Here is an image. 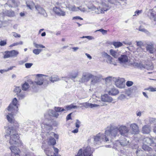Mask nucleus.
<instances>
[{
	"mask_svg": "<svg viewBox=\"0 0 156 156\" xmlns=\"http://www.w3.org/2000/svg\"><path fill=\"white\" fill-rule=\"evenodd\" d=\"M129 132V129L128 128L123 125L116 126L111 124L105 129L106 134L110 136L111 139L119 136V134L122 136H126L128 135Z\"/></svg>",
	"mask_w": 156,
	"mask_h": 156,
	"instance_id": "obj_1",
	"label": "nucleus"
},
{
	"mask_svg": "<svg viewBox=\"0 0 156 156\" xmlns=\"http://www.w3.org/2000/svg\"><path fill=\"white\" fill-rule=\"evenodd\" d=\"M96 2L99 3L98 7L96 8L93 5L90 6L87 5V7L89 9L94 11L97 14L102 13L109 10L111 6L110 4L112 3L109 0L108 1L105 0H96Z\"/></svg>",
	"mask_w": 156,
	"mask_h": 156,
	"instance_id": "obj_2",
	"label": "nucleus"
},
{
	"mask_svg": "<svg viewBox=\"0 0 156 156\" xmlns=\"http://www.w3.org/2000/svg\"><path fill=\"white\" fill-rule=\"evenodd\" d=\"M78 106L76 105H73V104L67 105L64 107H55L54 108L55 111L52 110H49L44 114L45 118L48 119L51 118V116H53L57 118L59 116L58 112H60L67 110H70L72 108H77Z\"/></svg>",
	"mask_w": 156,
	"mask_h": 156,
	"instance_id": "obj_3",
	"label": "nucleus"
},
{
	"mask_svg": "<svg viewBox=\"0 0 156 156\" xmlns=\"http://www.w3.org/2000/svg\"><path fill=\"white\" fill-rule=\"evenodd\" d=\"M7 110L9 112L6 115V118L9 122L12 124L15 121L13 115L18 110L17 100L16 98H15L13 99L11 103L5 111H7Z\"/></svg>",
	"mask_w": 156,
	"mask_h": 156,
	"instance_id": "obj_4",
	"label": "nucleus"
},
{
	"mask_svg": "<svg viewBox=\"0 0 156 156\" xmlns=\"http://www.w3.org/2000/svg\"><path fill=\"white\" fill-rule=\"evenodd\" d=\"M109 138H110V136L106 134L105 131V135L102 133H99L96 136H94L93 138L94 139V143L97 144L102 141L107 142L109 140L111 141L110 139H109Z\"/></svg>",
	"mask_w": 156,
	"mask_h": 156,
	"instance_id": "obj_5",
	"label": "nucleus"
},
{
	"mask_svg": "<svg viewBox=\"0 0 156 156\" xmlns=\"http://www.w3.org/2000/svg\"><path fill=\"white\" fill-rule=\"evenodd\" d=\"M130 144L129 141L127 140L125 137H122L119 140H117L115 141L114 144V147L117 149L119 148L120 146L125 147L128 146Z\"/></svg>",
	"mask_w": 156,
	"mask_h": 156,
	"instance_id": "obj_6",
	"label": "nucleus"
},
{
	"mask_svg": "<svg viewBox=\"0 0 156 156\" xmlns=\"http://www.w3.org/2000/svg\"><path fill=\"white\" fill-rule=\"evenodd\" d=\"M114 82L115 86L120 88H124L125 87L124 79L119 77H115L114 78Z\"/></svg>",
	"mask_w": 156,
	"mask_h": 156,
	"instance_id": "obj_7",
	"label": "nucleus"
},
{
	"mask_svg": "<svg viewBox=\"0 0 156 156\" xmlns=\"http://www.w3.org/2000/svg\"><path fill=\"white\" fill-rule=\"evenodd\" d=\"M36 78V80H37L35 82H34L32 81H30L31 84H32L33 85L35 84L41 85L43 84L44 79L43 78V76H46L42 74H37L35 75Z\"/></svg>",
	"mask_w": 156,
	"mask_h": 156,
	"instance_id": "obj_8",
	"label": "nucleus"
},
{
	"mask_svg": "<svg viewBox=\"0 0 156 156\" xmlns=\"http://www.w3.org/2000/svg\"><path fill=\"white\" fill-rule=\"evenodd\" d=\"M92 76V75L88 72H84L82 74L81 77L79 80V82L81 83L87 82Z\"/></svg>",
	"mask_w": 156,
	"mask_h": 156,
	"instance_id": "obj_9",
	"label": "nucleus"
},
{
	"mask_svg": "<svg viewBox=\"0 0 156 156\" xmlns=\"http://www.w3.org/2000/svg\"><path fill=\"white\" fill-rule=\"evenodd\" d=\"M66 7L68 8L69 9L70 11H76L80 10L81 11L83 12L87 11V9L83 7V5H81L80 7H76L74 5H69L67 6Z\"/></svg>",
	"mask_w": 156,
	"mask_h": 156,
	"instance_id": "obj_10",
	"label": "nucleus"
},
{
	"mask_svg": "<svg viewBox=\"0 0 156 156\" xmlns=\"http://www.w3.org/2000/svg\"><path fill=\"white\" fill-rule=\"evenodd\" d=\"M19 54L18 51L15 50H12L10 51H6L4 57V58H7L10 57H16Z\"/></svg>",
	"mask_w": 156,
	"mask_h": 156,
	"instance_id": "obj_11",
	"label": "nucleus"
},
{
	"mask_svg": "<svg viewBox=\"0 0 156 156\" xmlns=\"http://www.w3.org/2000/svg\"><path fill=\"white\" fill-rule=\"evenodd\" d=\"M53 11L57 15L59 16H64L66 15V12L59 6H55L54 7Z\"/></svg>",
	"mask_w": 156,
	"mask_h": 156,
	"instance_id": "obj_12",
	"label": "nucleus"
},
{
	"mask_svg": "<svg viewBox=\"0 0 156 156\" xmlns=\"http://www.w3.org/2000/svg\"><path fill=\"white\" fill-rule=\"evenodd\" d=\"M19 138V136L17 133L12 135L10 137L9 143L11 145L16 144L20 141Z\"/></svg>",
	"mask_w": 156,
	"mask_h": 156,
	"instance_id": "obj_13",
	"label": "nucleus"
},
{
	"mask_svg": "<svg viewBox=\"0 0 156 156\" xmlns=\"http://www.w3.org/2000/svg\"><path fill=\"white\" fill-rule=\"evenodd\" d=\"M35 8L38 13L42 15L43 16L46 17L48 16V15L44 9L41 5H37L35 6Z\"/></svg>",
	"mask_w": 156,
	"mask_h": 156,
	"instance_id": "obj_14",
	"label": "nucleus"
},
{
	"mask_svg": "<svg viewBox=\"0 0 156 156\" xmlns=\"http://www.w3.org/2000/svg\"><path fill=\"white\" fill-rule=\"evenodd\" d=\"M118 60L121 65H126V63L128 62V58L126 55H122L118 58Z\"/></svg>",
	"mask_w": 156,
	"mask_h": 156,
	"instance_id": "obj_15",
	"label": "nucleus"
},
{
	"mask_svg": "<svg viewBox=\"0 0 156 156\" xmlns=\"http://www.w3.org/2000/svg\"><path fill=\"white\" fill-rule=\"evenodd\" d=\"M16 131L12 128H9L5 130V136H12V135L17 134Z\"/></svg>",
	"mask_w": 156,
	"mask_h": 156,
	"instance_id": "obj_16",
	"label": "nucleus"
},
{
	"mask_svg": "<svg viewBox=\"0 0 156 156\" xmlns=\"http://www.w3.org/2000/svg\"><path fill=\"white\" fill-rule=\"evenodd\" d=\"M143 144H147V145H151L154 143V138L151 137H146L144 138L143 140Z\"/></svg>",
	"mask_w": 156,
	"mask_h": 156,
	"instance_id": "obj_17",
	"label": "nucleus"
},
{
	"mask_svg": "<svg viewBox=\"0 0 156 156\" xmlns=\"http://www.w3.org/2000/svg\"><path fill=\"white\" fill-rule=\"evenodd\" d=\"M10 149L11 151L12 156H19L20 151L19 149L14 146H11Z\"/></svg>",
	"mask_w": 156,
	"mask_h": 156,
	"instance_id": "obj_18",
	"label": "nucleus"
},
{
	"mask_svg": "<svg viewBox=\"0 0 156 156\" xmlns=\"http://www.w3.org/2000/svg\"><path fill=\"white\" fill-rule=\"evenodd\" d=\"M93 152L91 151V149L90 146H88L87 147H84L83 152L84 156H92Z\"/></svg>",
	"mask_w": 156,
	"mask_h": 156,
	"instance_id": "obj_19",
	"label": "nucleus"
},
{
	"mask_svg": "<svg viewBox=\"0 0 156 156\" xmlns=\"http://www.w3.org/2000/svg\"><path fill=\"white\" fill-rule=\"evenodd\" d=\"M44 133L47 136V140H48V144L53 146L55 145L56 144V141L54 138L53 137L49 136L47 131H45V133Z\"/></svg>",
	"mask_w": 156,
	"mask_h": 156,
	"instance_id": "obj_20",
	"label": "nucleus"
},
{
	"mask_svg": "<svg viewBox=\"0 0 156 156\" xmlns=\"http://www.w3.org/2000/svg\"><path fill=\"white\" fill-rule=\"evenodd\" d=\"M130 128L132 130V133L135 134L139 132V127L138 125L135 123H132L130 125Z\"/></svg>",
	"mask_w": 156,
	"mask_h": 156,
	"instance_id": "obj_21",
	"label": "nucleus"
},
{
	"mask_svg": "<svg viewBox=\"0 0 156 156\" xmlns=\"http://www.w3.org/2000/svg\"><path fill=\"white\" fill-rule=\"evenodd\" d=\"M90 84L91 85H95L98 83L100 81V78L97 76L92 75V76L91 78Z\"/></svg>",
	"mask_w": 156,
	"mask_h": 156,
	"instance_id": "obj_22",
	"label": "nucleus"
},
{
	"mask_svg": "<svg viewBox=\"0 0 156 156\" xmlns=\"http://www.w3.org/2000/svg\"><path fill=\"white\" fill-rule=\"evenodd\" d=\"M101 99L103 101L108 102H110L113 100L112 98L107 94H105L102 95Z\"/></svg>",
	"mask_w": 156,
	"mask_h": 156,
	"instance_id": "obj_23",
	"label": "nucleus"
},
{
	"mask_svg": "<svg viewBox=\"0 0 156 156\" xmlns=\"http://www.w3.org/2000/svg\"><path fill=\"white\" fill-rule=\"evenodd\" d=\"M151 131V127L148 125H145L142 128V132L144 134H148Z\"/></svg>",
	"mask_w": 156,
	"mask_h": 156,
	"instance_id": "obj_24",
	"label": "nucleus"
},
{
	"mask_svg": "<svg viewBox=\"0 0 156 156\" xmlns=\"http://www.w3.org/2000/svg\"><path fill=\"white\" fill-rule=\"evenodd\" d=\"M119 92L118 90L115 88H111L108 92V94L112 96H115L119 94Z\"/></svg>",
	"mask_w": 156,
	"mask_h": 156,
	"instance_id": "obj_25",
	"label": "nucleus"
},
{
	"mask_svg": "<svg viewBox=\"0 0 156 156\" xmlns=\"http://www.w3.org/2000/svg\"><path fill=\"white\" fill-rule=\"evenodd\" d=\"M82 105L83 106L86 108H87L89 107H90L91 108H93L99 106V105L97 104L89 103L87 102L83 103Z\"/></svg>",
	"mask_w": 156,
	"mask_h": 156,
	"instance_id": "obj_26",
	"label": "nucleus"
},
{
	"mask_svg": "<svg viewBox=\"0 0 156 156\" xmlns=\"http://www.w3.org/2000/svg\"><path fill=\"white\" fill-rule=\"evenodd\" d=\"M41 127L43 129L44 132L46 131H48L52 129V126L48 124H44L41 125Z\"/></svg>",
	"mask_w": 156,
	"mask_h": 156,
	"instance_id": "obj_27",
	"label": "nucleus"
},
{
	"mask_svg": "<svg viewBox=\"0 0 156 156\" xmlns=\"http://www.w3.org/2000/svg\"><path fill=\"white\" fill-rule=\"evenodd\" d=\"M27 6L30 9H32L35 7L36 5H35L34 3L32 1H28L26 2Z\"/></svg>",
	"mask_w": 156,
	"mask_h": 156,
	"instance_id": "obj_28",
	"label": "nucleus"
},
{
	"mask_svg": "<svg viewBox=\"0 0 156 156\" xmlns=\"http://www.w3.org/2000/svg\"><path fill=\"white\" fill-rule=\"evenodd\" d=\"M49 80L52 83L56 82L60 80H61V78H59L58 76H55L53 77H51L49 78Z\"/></svg>",
	"mask_w": 156,
	"mask_h": 156,
	"instance_id": "obj_29",
	"label": "nucleus"
},
{
	"mask_svg": "<svg viewBox=\"0 0 156 156\" xmlns=\"http://www.w3.org/2000/svg\"><path fill=\"white\" fill-rule=\"evenodd\" d=\"M30 87V86L28 83L27 82H25L22 85V89L23 90H27Z\"/></svg>",
	"mask_w": 156,
	"mask_h": 156,
	"instance_id": "obj_30",
	"label": "nucleus"
},
{
	"mask_svg": "<svg viewBox=\"0 0 156 156\" xmlns=\"http://www.w3.org/2000/svg\"><path fill=\"white\" fill-rule=\"evenodd\" d=\"M134 66L140 69L145 68V65L142 63H135Z\"/></svg>",
	"mask_w": 156,
	"mask_h": 156,
	"instance_id": "obj_31",
	"label": "nucleus"
},
{
	"mask_svg": "<svg viewBox=\"0 0 156 156\" xmlns=\"http://www.w3.org/2000/svg\"><path fill=\"white\" fill-rule=\"evenodd\" d=\"M17 97L19 99H23L25 97V92L24 91H21L17 95Z\"/></svg>",
	"mask_w": 156,
	"mask_h": 156,
	"instance_id": "obj_32",
	"label": "nucleus"
},
{
	"mask_svg": "<svg viewBox=\"0 0 156 156\" xmlns=\"http://www.w3.org/2000/svg\"><path fill=\"white\" fill-rule=\"evenodd\" d=\"M112 44L113 45L115 48H118L121 47L123 45L122 43L120 42H113Z\"/></svg>",
	"mask_w": 156,
	"mask_h": 156,
	"instance_id": "obj_33",
	"label": "nucleus"
},
{
	"mask_svg": "<svg viewBox=\"0 0 156 156\" xmlns=\"http://www.w3.org/2000/svg\"><path fill=\"white\" fill-rule=\"evenodd\" d=\"M147 51H149L150 53H153L154 52V49L152 45H147L146 46Z\"/></svg>",
	"mask_w": 156,
	"mask_h": 156,
	"instance_id": "obj_34",
	"label": "nucleus"
},
{
	"mask_svg": "<svg viewBox=\"0 0 156 156\" xmlns=\"http://www.w3.org/2000/svg\"><path fill=\"white\" fill-rule=\"evenodd\" d=\"M78 74V71H73L70 76V78H75L77 76Z\"/></svg>",
	"mask_w": 156,
	"mask_h": 156,
	"instance_id": "obj_35",
	"label": "nucleus"
},
{
	"mask_svg": "<svg viewBox=\"0 0 156 156\" xmlns=\"http://www.w3.org/2000/svg\"><path fill=\"white\" fill-rule=\"evenodd\" d=\"M154 68V66L152 63H149L148 64L145 65L144 69H152Z\"/></svg>",
	"mask_w": 156,
	"mask_h": 156,
	"instance_id": "obj_36",
	"label": "nucleus"
},
{
	"mask_svg": "<svg viewBox=\"0 0 156 156\" xmlns=\"http://www.w3.org/2000/svg\"><path fill=\"white\" fill-rule=\"evenodd\" d=\"M47 132L48 133V135H50L48 136H50V137H54L56 139H58V135L55 134L53 132Z\"/></svg>",
	"mask_w": 156,
	"mask_h": 156,
	"instance_id": "obj_37",
	"label": "nucleus"
},
{
	"mask_svg": "<svg viewBox=\"0 0 156 156\" xmlns=\"http://www.w3.org/2000/svg\"><path fill=\"white\" fill-rule=\"evenodd\" d=\"M22 91L21 88L20 87H15L13 90L14 93H16V95H17L19 93Z\"/></svg>",
	"mask_w": 156,
	"mask_h": 156,
	"instance_id": "obj_38",
	"label": "nucleus"
},
{
	"mask_svg": "<svg viewBox=\"0 0 156 156\" xmlns=\"http://www.w3.org/2000/svg\"><path fill=\"white\" fill-rule=\"evenodd\" d=\"M110 54L115 58H116L118 56V53L114 50L111 49L110 50Z\"/></svg>",
	"mask_w": 156,
	"mask_h": 156,
	"instance_id": "obj_39",
	"label": "nucleus"
},
{
	"mask_svg": "<svg viewBox=\"0 0 156 156\" xmlns=\"http://www.w3.org/2000/svg\"><path fill=\"white\" fill-rule=\"evenodd\" d=\"M6 14L9 17H12L15 16V13L14 12L11 10L7 11L6 12Z\"/></svg>",
	"mask_w": 156,
	"mask_h": 156,
	"instance_id": "obj_40",
	"label": "nucleus"
},
{
	"mask_svg": "<svg viewBox=\"0 0 156 156\" xmlns=\"http://www.w3.org/2000/svg\"><path fill=\"white\" fill-rule=\"evenodd\" d=\"M142 149L144 151H152V148L147 145V144H144L142 146Z\"/></svg>",
	"mask_w": 156,
	"mask_h": 156,
	"instance_id": "obj_41",
	"label": "nucleus"
},
{
	"mask_svg": "<svg viewBox=\"0 0 156 156\" xmlns=\"http://www.w3.org/2000/svg\"><path fill=\"white\" fill-rule=\"evenodd\" d=\"M151 19L153 20L154 21H156V14H155L154 13L152 12V10H151Z\"/></svg>",
	"mask_w": 156,
	"mask_h": 156,
	"instance_id": "obj_42",
	"label": "nucleus"
},
{
	"mask_svg": "<svg viewBox=\"0 0 156 156\" xmlns=\"http://www.w3.org/2000/svg\"><path fill=\"white\" fill-rule=\"evenodd\" d=\"M33 44L34 46L36 48H45V47L42 44H37L35 42L33 43Z\"/></svg>",
	"mask_w": 156,
	"mask_h": 156,
	"instance_id": "obj_43",
	"label": "nucleus"
},
{
	"mask_svg": "<svg viewBox=\"0 0 156 156\" xmlns=\"http://www.w3.org/2000/svg\"><path fill=\"white\" fill-rule=\"evenodd\" d=\"M42 50L41 49H34L33 51V53L36 55H37L42 51Z\"/></svg>",
	"mask_w": 156,
	"mask_h": 156,
	"instance_id": "obj_44",
	"label": "nucleus"
},
{
	"mask_svg": "<svg viewBox=\"0 0 156 156\" xmlns=\"http://www.w3.org/2000/svg\"><path fill=\"white\" fill-rule=\"evenodd\" d=\"M136 45L138 47H144V43L141 41H136Z\"/></svg>",
	"mask_w": 156,
	"mask_h": 156,
	"instance_id": "obj_45",
	"label": "nucleus"
},
{
	"mask_svg": "<svg viewBox=\"0 0 156 156\" xmlns=\"http://www.w3.org/2000/svg\"><path fill=\"white\" fill-rule=\"evenodd\" d=\"M114 78H115V77L112 76H110L106 78H105V80L106 82H109L112 81H114Z\"/></svg>",
	"mask_w": 156,
	"mask_h": 156,
	"instance_id": "obj_46",
	"label": "nucleus"
},
{
	"mask_svg": "<svg viewBox=\"0 0 156 156\" xmlns=\"http://www.w3.org/2000/svg\"><path fill=\"white\" fill-rule=\"evenodd\" d=\"M145 90H148L151 92L156 91V88H154L152 87L147 88L145 89Z\"/></svg>",
	"mask_w": 156,
	"mask_h": 156,
	"instance_id": "obj_47",
	"label": "nucleus"
},
{
	"mask_svg": "<svg viewBox=\"0 0 156 156\" xmlns=\"http://www.w3.org/2000/svg\"><path fill=\"white\" fill-rule=\"evenodd\" d=\"M145 50L144 47H138L136 49V51L137 52H142Z\"/></svg>",
	"mask_w": 156,
	"mask_h": 156,
	"instance_id": "obj_48",
	"label": "nucleus"
},
{
	"mask_svg": "<svg viewBox=\"0 0 156 156\" xmlns=\"http://www.w3.org/2000/svg\"><path fill=\"white\" fill-rule=\"evenodd\" d=\"M97 31L100 32L102 34H103L104 35L106 34L107 33V30H105L102 29L97 30L95 31V32Z\"/></svg>",
	"mask_w": 156,
	"mask_h": 156,
	"instance_id": "obj_49",
	"label": "nucleus"
},
{
	"mask_svg": "<svg viewBox=\"0 0 156 156\" xmlns=\"http://www.w3.org/2000/svg\"><path fill=\"white\" fill-rule=\"evenodd\" d=\"M149 122L151 124L154 125L156 124V119L154 118H151L149 119Z\"/></svg>",
	"mask_w": 156,
	"mask_h": 156,
	"instance_id": "obj_50",
	"label": "nucleus"
},
{
	"mask_svg": "<svg viewBox=\"0 0 156 156\" xmlns=\"http://www.w3.org/2000/svg\"><path fill=\"white\" fill-rule=\"evenodd\" d=\"M126 98V96L123 94H121L118 97V99L121 100H123Z\"/></svg>",
	"mask_w": 156,
	"mask_h": 156,
	"instance_id": "obj_51",
	"label": "nucleus"
},
{
	"mask_svg": "<svg viewBox=\"0 0 156 156\" xmlns=\"http://www.w3.org/2000/svg\"><path fill=\"white\" fill-rule=\"evenodd\" d=\"M81 38H87L89 40H92L94 39V38L91 36H83L80 37Z\"/></svg>",
	"mask_w": 156,
	"mask_h": 156,
	"instance_id": "obj_52",
	"label": "nucleus"
},
{
	"mask_svg": "<svg viewBox=\"0 0 156 156\" xmlns=\"http://www.w3.org/2000/svg\"><path fill=\"white\" fill-rule=\"evenodd\" d=\"M143 151L140 150H138L136 151V153L137 156H143V155L141 154H143Z\"/></svg>",
	"mask_w": 156,
	"mask_h": 156,
	"instance_id": "obj_53",
	"label": "nucleus"
},
{
	"mask_svg": "<svg viewBox=\"0 0 156 156\" xmlns=\"http://www.w3.org/2000/svg\"><path fill=\"white\" fill-rule=\"evenodd\" d=\"M106 58L108 60L107 61V62L108 63H109L110 64L112 63V58L110 56L108 55V56H107Z\"/></svg>",
	"mask_w": 156,
	"mask_h": 156,
	"instance_id": "obj_54",
	"label": "nucleus"
},
{
	"mask_svg": "<svg viewBox=\"0 0 156 156\" xmlns=\"http://www.w3.org/2000/svg\"><path fill=\"white\" fill-rule=\"evenodd\" d=\"M45 153L47 156H49L51 154V151L49 149H46L44 150Z\"/></svg>",
	"mask_w": 156,
	"mask_h": 156,
	"instance_id": "obj_55",
	"label": "nucleus"
},
{
	"mask_svg": "<svg viewBox=\"0 0 156 156\" xmlns=\"http://www.w3.org/2000/svg\"><path fill=\"white\" fill-rule=\"evenodd\" d=\"M33 65V64L32 63H27L25 64V67L27 68H30Z\"/></svg>",
	"mask_w": 156,
	"mask_h": 156,
	"instance_id": "obj_56",
	"label": "nucleus"
},
{
	"mask_svg": "<svg viewBox=\"0 0 156 156\" xmlns=\"http://www.w3.org/2000/svg\"><path fill=\"white\" fill-rule=\"evenodd\" d=\"M81 123L80 122L78 119L76 120V122L75 123V126L76 128H78L80 126Z\"/></svg>",
	"mask_w": 156,
	"mask_h": 156,
	"instance_id": "obj_57",
	"label": "nucleus"
},
{
	"mask_svg": "<svg viewBox=\"0 0 156 156\" xmlns=\"http://www.w3.org/2000/svg\"><path fill=\"white\" fill-rule=\"evenodd\" d=\"M70 78V77H61V80H63L65 81L66 82H68V81L69 80Z\"/></svg>",
	"mask_w": 156,
	"mask_h": 156,
	"instance_id": "obj_58",
	"label": "nucleus"
},
{
	"mask_svg": "<svg viewBox=\"0 0 156 156\" xmlns=\"http://www.w3.org/2000/svg\"><path fill=\"white\" fill-rule=\"evenodd\" d=\"M133 84V82L132 81H128L126 82V85L127 86L129 87L132 86Z\"/></svg>",
	"mask_w": 156,
	"mask_h": 156,
	"instance_id": "obj_59",
	"label": "nucleus"
},
{
	"mask_svg": "<svg viewBox=\"0 0 156 156\" xmlns=\"http://www.w3.org/2000/svg\"><path fill=\"white\" fill-rule=\"evenodd\" d=\"M75 156H83V150L82 149L79 150L77 155Z\"/></svg>",
	"mask_w": 156,
	"mask_h": 156,
	"instance_id": "obj_60",
	"label": "nucleus"
},
{
	"mask_svg": "<svg viewBox=\"0 0 156 156\" xmlns=\"http://www.w3.org/2000/svg\"><path fill=\"white\" fill-rule=\"evenodd\" d=\"M6 44L7 42L6 40L1 41L0 42V45L1 46H4L6 45Z\"/></svg>",
	"mask_w": 156,
	"mask_h": 156,
	"instance_id": "obj_61",
	"label": "nucleus"
},
{
	"mask_svg": "<svg viewBox=\"0 0 156 156\" xmlns=\"http://www.w3.org/2000/svg\"><path fill=\"white\" fill-rule=\"evenodd\" d=\"M102 56L103 58H106L107 56H108V55L105 52H103L101 53Z\"/></svg>",
	"mask_w": 156,
	"mask_h": 156,
	"instance_id": "obj_62",
	"label": "nucleus"
},
{
	"mask_svg": "<svg viewBox=\"0 0 156 156\" xmlns=\"http://www.w3.org/2000/svg\"><path fill=\"white\" fill-rule=\"evenodd\" d=\"M13 36L15 37H20L21 36L20 34L16 33H13Z\"/></svg>",
	"mask_w": 156,
	"mask_h": 156,
	"instance_id": "obj_63",
	"label": "nucleus"
},
{
	"mask_svg": "<svg viewBox=\"0 0 156 156\" xmlns=\"http://www.w3.org/2000/svg\"><path fill=\"white\" fill-rule=\"evenodd\" d=\"M14 126L16 128H18L19 126V125L18 123L16 121H15L13 122Z\"/></svg>",
	"mask_w": 156,
	"mask_h": 156,
	"instance_id": "obj_64",
	"label": "nucleus"
}]
</instances>
